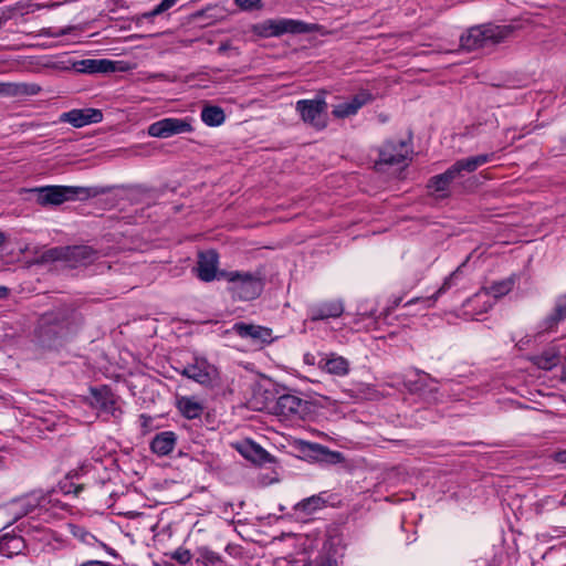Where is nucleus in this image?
<instances>
[{"label": "nucleus", "mask_w": 566, "mask_h": 566, "mask_svg": "<svg viewBox=\"0 0 566 566\" xmlns=\"http://www.w3.org/2000/svg\"><path fill=\"white\" fill-rule=\"evenodd\" d=\"M192 119L189 117L176 118L167 117L149 125L148 134L157 138H168L174 135L190 133L192 128Z\"/></svg>", "instance_id": "nucleus-9"}, {"label": "nucleus", "mask_w": 566, "mask_h": 566, "mask_svg": "<svg viewBox=\"0 0 566 566\" xmlns=\"http://www.w3.org/2000/svg\"><path fill=\"white\" fill-rule=\"evenodd\" d=\"M332 113L337 118H346L355 115L357 109L350 104L349 101H346L336 105Z\"/></svg>", "instance_id": "nucleus-32"}, {"label": "nucleus", "mask_w": 566, "mask_h": 566, "mask_svg": "<svg viewBox=\"0 0 566 566\" xmlns=\"http://www.w3.org/2000/svg\"><path fill=\"white\" fill-rule=\"evenodd\" d=\"M83 71L87 73H109L116 71L115 62L109 60H83Z\"/></svg>", "instance_id": "nucleus-28"}, {"label": "nucleus", "mask_w": 566, "mask_h": 566, "mask_svg": "<svg viewBox=\"0 0 566 566\" xmlns=\"http://www.w3.org/2000/svg\"><path fill=\"white\" fill-rule=\"evenodd\" d=\"M328 566H332V565H328Z\"/></svg>", "instance_id": "nucleus-49"}, {"label": "nucleus", "mask_w": 566, "mask_h": 566, "mask_svg": "<svg viewBox=\"0 0 566 566\" xmlns=\"http://www.w3.org/2000/svg\"><path fill=\"white\" fill-rule=\"evenodd\" d=\"M318 366L331 375L343 377L349 373L350 364L345 357L331 353L319 359Z\"/></svg>", "instance_id": "nucleus-16"}, {"label": "nucleus", "mask_w": 566, "mask_h": 566, "mask_svg": "<svg viewBox=\"0 0 566 566\" xmlns=\"http://www.w3.org/2000/svg\"><path fill=\"white\" fill-rule=\"evenodd\" d=\"M46 503L48 501L44 495L33 493L14 501L11 504V511L14 514V518L18 520L32 513L38 507L45 506Z\"/></svg>", "instance_id": "nucleus-14"}, {"label": "nucleus", "mask_w": 566, "mask_h": 566, "mask_svg": "<svg viewBox=\"0 0 566 566\" xmlns=\"http://www.w3.org/2000/svg\"><path fill=\"white\" fill-rule=\"evenodd\" d=\"M221 276L226 277L230 283V291L232 295L242 301H250L256 298L262 290V280L251 273L243 272H222Z\"/></svg>", "instance_id": "nucleus-2"}, {"label": "nucleus", "mask_w": 566, "mask_h": 566, "mask_svg": "<svg viewBox=\"0 0 566 566\" xmlns=\"http://www.w3.org/2000/svg\"><path fill=\"white\" fill-rule=\"evenodd\" d=\"M344 312V304L339 300L326 301L311 307V318L313 321L336 318Z\"/></svg>", "instance_id": "nucleus-18"}, {"label": "nucleus", "mask_w": 566, "mask_h": 566, "mask_svg": "<svg viewBox=\"0 0 566 566\" xmlns=\"http://www.w3.org/2000/svg\"><path fill=\"white\" fill-rule=\"evenodd\" d=\"M201 119L208 126H219L224 122L226 115L219 106H206L201 112Z\"/></svg>", "instance_id": "nucleus-29"}, {"label": "nucleus", "mask_w": 566, "mask_h": 566, "mask_svg": "<svg viewBox=\"0 0 566 566\" xmlns=\"http://www.w3.org/2000/svg\"><path fill=\"white\" fill-rule=\"evenodd\" d=\"M410 145L405 140L387 142L379 151V163L386 165H398L409 158Z\"/></svg>", "instance_id": "nucleus-10"}, {"label": "nucleus", "mask_w": 566, "mask_h": 566, "mask_svg": "<svg viewBox=\"0 0 566 566\" xmlns=\"http://www.w3.org/2000/svg\"><path fill=\"white\" fill-rule=\"evenodd\" d=\"M80 566H109V564L101 560H87Z\"/></svg>", "instance_id": "nucleus-42"}, {"label": "nucleus", "mask_w": 566, "mask_h": 566, "mask_svg": "<svg viewBox=\"0 0 566 566\" xmlns=\"http://www.w3.org/2000/svg\"><path fill=\"white\" fill-rule=\"evenodd\" d=\"M259 2L260 0H237L238 6L243 9L254 8Z\"/></svg>", "instance_id": "nucleus-41"}, {"label": "nucleus", "mask_w": 566, "mask_h": 566, "mask_svg": "<svg viewBox=\"0 0 566 566\" xmlns=\"http://www.w3.org/2000/svg\"><path fill=\"white\" fill-rule=\"evenodd\" d=\"M566 319V293L556 297L554 308L542 322L544 332H552Z\"/></svg>", "instance_id": "nucleus-20"}, {"label": "nucleus", "mask_w": 566, "mask_h": 566, "mask_svg": "<svg viewBox=\"0 0 566 566\" xmlns=\"http://www.w3.org/2000/svg\"><path fill=\"white\" fill-rule=\"evenodd\" d=\"M172 558L180 564H188L191 560V553L188 549L179 547L172 553Z\"/></svg>", "instance_id": "nucleus-35"}, {"label": "nucleus", "mask_w": 566, "mask_h": 566, "mask_svg": "<svg viewBox=\"0 0 566 566\" xmlns=\"http://www.w3.org/2000/svg\"><path fill=\"white\" fill-rule=\"evenodd\" d=\"M20 83H0V94L6 96H21Z\"/></svg>", "instance_id": "nucleus-34"}, {"label": "nucleus", "mask_w": 566, "mask_h": 566, "mask_svg": "<svg viewBox=\"0 0 566 566\" xmlns=\"http://www.w3.org/2000/svg\"><path fill=\"white\" fill-rule=\"evenodd\" d=\"M180 374L206 387L213 386L219 379L217 367L203 357H195L193 361L186 365Z\"/></svg>", "instance_id": "nucleus-7"}, {"label": "nucleus", "mask_w": 566, "mask_h": 566, "mask_svg": "<svg viewBox=\"0 0 566 566\" xmlns=\"http://www.w3.org/2000/svg\"><path fill=\"white\" fill-rule=\"evenodd\" d=\"M516 276L512 275L507 279H504L499 282H494L489 287H483L481 291L475 293L471 298L468 300V306L473 305L474 303L482 302L483 310L480 312H488L493 306V298H500L512 291L515 284Z\"/></svg>", "instance_id": "nucleus-8"}, {"label": "nucleus", "mask_w": 566, "mask_h": 566, "mask_svg": "<svg viewBox=\"0 0 566 566\" xmlns=\"http://www.w3.org/2000/svg\"><path fill=\"white\" fill-rule=\"evenodd\" d=\"M177 0H163L159 4H157L153 10L145 12L140 15V19L150 20L156 15H159L170 9Z\"/></svg>", "instance_id": "nucleus-31"}, {"label": "nucleus", "mask_w": 566, "mask_h": 566, "mask_svg": "<svg viewBox=\"0 0 566 566\" xmlns=\"http://www.w3.org/2000/svg\"><path fill=\"white\" fill-rule=\"evenodd\" d=\"M303 409V400L293 395H283L279 397L275 403V412L287 419L294 416H301Z\"/></svg>", "instance_id": "nucleus-17"}, {"label": "nucleus", "mask_w": 566, "mask_h": 566, "mask_svg": "<svg viewBox=\"0 0 566 566\" xmlns=\"http://www.w3.org/2000/svg\"><path fill=\"white\" fill-rule=\"evenodd\" d=\"M560 380L563 382H566V363L563 365L562 367V375H560Z\"/></svg>", "instance_id": "nucleus-44"}, {"label": "nucleus", "mask_w": 566, "mask_h": 566, "mask_svg": "<svg viewBox=\"0 0 566 566\" xmlns=\"http://www.w3.org/2000/svg\"><path fill=\"white\" fill-rule=\"evenodd\" d=\"M8 292V289L4 286H0V298L6 296Z\"/></svg>", "instance_id": "nucleus-45"}, {"label": "nucleus", "mask_w": 566, "mask_h": 566, "mask_svg": "<svg viewBox=\"0 0 566 566\" xmlns=\"http://www.w3.org/2000/svg\"><path fill=\"white\" fill-rule=\"evenodd\" d=\"M295 108L304 123L317 129L325 128L327 103L324 97L300 99L296 102Z\"/></svg>", "instance_id": "nucleus-6"}, {"label": "nucleus", "mask_w": 566, "mask_h": 566, "mask_svg": "<svg viewBox=\"0 0 566 566\" xmlns=\"http://www.w3.org/2000/svg\"><path fill=\"white\" fill-rule=\"evenodd\" d=\"M102 118V112L95 108L72 109L63 113L60 117L61 122L69 123L77 128L88 124L99 123Z\"/></svg>", "instance_id": "nucleus-11"}, {"label": "nucleus", "mask_w": 566, "mask_h": 566, "mask_svg": "<svg viewBox=\"0 0 566 566\" xmlns=\"http://www.w3.org/2000/svg\"><path fill=\"white\" fill-rule=\"evenodd\" d=\"M238 451L253 463L262 464L269 460V453L251 440H245L237 447Z\"/></svg>", "instance_id": "nucleus-23"}, {"label": "nucleus", "mask_w": 566, "mask_h": 566, "mask_svg": "<svg viewBox=\"0 0 566 566\" xmlns=\"http://www.w3.org/2000/svg\"><path fill=\"white\" fill-rule=\"evenodd\" d=\"M461 274V266H459L455 271H453L443 282V284L441 285V287L430 297H427V298H421V297H416V298H412L410 300L409 302H407L405 304V306H408L410 304H415V303H418V302H421L423 304H426L427 307H430L432 305V303H434L437 301V298L442 294L444 293L447 290H449L454 281L459 277V275Z\"/></svg>", "instance_id": "nucleus-26"}, {"label": "nucleus", "mask_w": 566, "mask_h": 566, "mask_svg": "<svg viewBox=\"0 0 566 566\" xmlns=\"http://www.w3.org/2000/svg\"><path fill=\"white\" fill-rule=\"evenodd\" d=\"M455 171L453 166H451L444 172L431 177L428 182V188L439 198L448 197L450 185L459 178Z\"/></svg>", "instance_id": "nucleus-15"}, {"label": "nucleus", "mask_w": 566, "mask_h": 566, "mask_svg": "<svg viewBox=\"0 0 566 566\" xmlns=\"http://www.w3.org/2000/svg\"><path fill=\"white\" fill-rule=\"evenodd\" d=\"M218 254L213 250L200 252L197 262V275L203 282H211L217 277Z\"/></svg>", "instance_id": "nucleus-12"}, {"label": "nucleus", "mask_w": 566, "mask_h": 566, "mask_svg": "<svg viewBox=\"0 0 566 566\" xmlns=\"http://www.w3.org/2000/svg\"><path fill=\"white\" fill-rule=\"evenodd\" d=\"M61 490L64 494L73 493L74 495L77 496L82 492L83 485L74 486L72 482L65 481L64 483L61 484Z\"/></svg>", "instance_id": "nucleus-37"}, {"label": "nucleus", "mask_w": 566, "mask_h": 566, "mask_svg": "<svg viewBox=\"0 0 566 566\" xmlns=\"http://www.w3.org/2000/svg\"><path fill=\"white\" fill-rule=\"evenodd\" d=\"M493 154H482L478 156H472L468 158L460 159L455 161L452 166L457 170L459 178L462 176V172H473L480 166L490 163L493 158Z\"/></svg>", "instance_id": "nucleus-22"}, {"label": "nucleus", "mask_w": 566, "mask_h": 566, "mask_svg": "<svg viewBox=\"0 0 566 566\" xmlns=\"http://www.w3.org/2000/svg\"><path fill=\"white\" fill-rule=\"evenodd\" d=\"M202 557L206 562L211 563V564H217L221 560V557L219 556V554H217L212 551H206L202 554Z\"/></svg>", "instance_id": "nucleus-40"}, {"label": "nucleus", "mask_w": 566, "mask_h": 566, "mask_svg": "<svg viewBox=\"0 0 566 566\" xmlns=\"http://www.w3.org/2000/svg\"><path fill=\"white\" fill-rule=\"evenodd\" d=\"M91 406L112 415L116 410L114 395L106 386L91 388Z\"/></svg>", "instance_id": "nucleus-19"}, {"label": "nucleus", "mask_w": 566, "mask_h": 566, "mask_svg": "<svg viewBox=\"0 0 566 566\" xmlns=\"http://www.w3.org/2000/svg\"><path fill=\"white\" fill-rule=\"evenodd\" d=\"M25 544L21 536L3 535L0 538V554L6 557H12L22 553Z\"/></svg>", "instance_id": "nucleus-25"}, {"label": "nucleus", "mask_w": 566, "mask_h": 566, "mask_svg": "<svg viewBox=\"0 0 566 566\" xmlns=\"http://www.w3.org/2000/svg\"><path fill=\"white\" fill-rule=\"evenodd\" d=\"M373 101V95L368 91L358 92L349 102L357 112Z\"/></svg>", "instance_id": "nucleus-33"}, {"label": "nucleus", "mask_w": 566, "mask_h": 566, "mask_svg": "<svg viewBox=\"0 0 566 566\" xmlns=\"http://www.w3.org/2000/svg\"><path fill=\"white\" fill-rule=\"evenodd\" d=\"M464 308H465V314L473 317L475 315H480L483 313V312H480L481 310H483V303L479 302V303H474L471 306H468V301H467L464 303Z\"/></svg>", "instance_id": "nucleus-39"}, {"label": "nucleus", "mask_w": 566, "mask_h": 566, "mask_svg": "<svg viewBox=\"0 0 566 566\" xmlns=\"http://www.w3.org/2000/svg\"><path fill=\"white\" fill-rule=\"evenodd\" d=\"M556 460L562 463H566V450L556 454Z\"/></svg>", "instance_id": "nucleus-43"}, {"label": "nucleus", "mask_w": 566, "mask_h": 566, "mask_svg": "<svg viewBox=\"0 0 566 566\" xmlns=\"http://www.w3.org/2000/svg\"><path fill=\"white\" fill-rule=\"evenodd\" d=\"M311 449L314 451H318L319 453H323V454L324 453L328 454L331 461L334 463L340 462L343 460V455L339 452L328 451L326 448H324L319 444H312Z\"/></svg>", "instance_id": "nucleus-36"}, {"label": "nucleus", "mask_w": 566, "mask_h": 566, "mask_svg": "<svg viewBox=\"0 0 566 566\" xmlns=\"http://www.w3.org/2000/svg\"><path fill=\"white\" fill-rule=\"evenodd\" d=\"M34 197V201L43 207L59 206L75 197L86 193L82 187L46 186L28 190Z\"/></svg>", "instance_id": "nucleus-3"}, {"label": "nucleus", "mask_w": 566, "mask_h": 566, "mask_svg": "<svg viewBox=\"0 0 566 566\" xmlns=\"http://www.w3.org/2000/svg\"><path fill=\"white\" fill-rule=\"evenodd\" d=\"M399 302H400V300H397V301L395 302V305H396V306H397V305H399Z\"/></svg>", "instance_id": "nucleus-47"}, {"label": "nucleus", "mask_w": 566, "mask_h": 566, "mask_svg": "<svg viewBox=\"0 0 566 566\" xmlns=\"http://www.w3.org/2000/svg\"><path fill=\"white\" fill-rule=\"evenodd\" d=\"M325 500L319 495H312L304 499L294 505L295 511H301L307 515L323 509L325 506Z\"/></svg>", "instance_id": "nucleus-30"}, {"label": "nucleus", "mask_w": 566, "mask_h": 566, "mask_svg": "<svg viewBox=\"0 0 566 566\" xmlns=\"http://www.w3.org/2000/svg\"><path fill=\"white\" fill-rule=\"evenodd\" d=\"M6 241V235L4 233L0 232V247Z\"/></svg>", "instance_id": "nucleus-46"}, {"label": "nucleus", "mask_w": 566, "mask_h": 566, "mask_svg": "<svg viewBox=\"0 0 566 566\" xmlns=\"http://www.w3.org/2000/svg\"><path fill=\"white\" fill-rule=\"evenodd\" d=\"M532 361L541 369L549 370L559 361V353L552 347L544 350L541 355L534 356Z\"/></svg>", "instance_id": "nucleus-27"}, {"label": "nucleus", "mask_w": 566, "mask_h": 566, "mask_svg": "<svg viewBox=\"0 0 566 566\" xmlns=\"http://www.w3.org/2000/svg\"><path fill=\"white\" fill-rule=\"evenodd\" d=\"M312 29L303 21L294 19H269L256 25V31L261 36H281L285 33L302 34Z\"/></svg>", "instance_id": "nucleus-5"}, {"label": "nucleus", "mask_w": 566, "mask_h": 566, "mask_svg": "<svg viewBox=\"0 0 566 566\" xmlns=\"http://www.w3.org/2000/svg\"><path fill=\"white\" fill-rule=\"evenodd\" d=\"M46 260H63L71 268L87 266L97 259V252L87 245L54 248L43 255Z\"/></svg>", "instance_id": "nucleus-4"}, {"label": "nucleus", "mask_w": 566, "mask_h": 566, "mask_svg": "<svg viewBox=\"0 0 566 566\" xmlns=\"http://www.w3.org/2000/svg\"><path fill=\"white\" fill-rule=\"evenodd\" d=\"M512 32L509 25L482 24L470 28L460 38L461 48L467 51L489 48L501 43Z\"/></svg>", "instance_id": "nucleus-1"}, {"label": "nucleus", "mask_w": 566, "mask_h": 566, "mask_svg": "<svg viewBox=\"0 0 566 566\" xmlns=\"http://www.w3.org/2000/svg\"><path fill=\"white\" fill-rule=\"evenodd\" d=\"M176 441L177 437L172 431H164L155 436L150 449L160 457L167 455L175 449Z\"/></svg>", "instance_id": "nucleus-21"}, {"label": "nucleus", "mask_w": 566, "mask_h": 566, "mask_svg": "<svg viewBox=\"0 0 566 566\" xmlns=\"http://www.w3.org/2000/svg\"><path fill=\"white\" fill-rule=\"evenodd\" d=\"M3 0H0V2H2Z\"/></svg>", "instance_id": "nucleus-48"}, {"label": "nucleus", "mask_w": 566, "mask_h": 566, "mask_svg": "<svg viewBox=\"0 0 566 566\" xmlns=\"http://www.w3.org/2000/svg\"><path fill=\"white\" fill-rule=\"evenodd\" d=\"M177 408L187 419L199 418L203 412V405L195 397H180L177 400Z\"/></svg>", "instance_id": "nucleus-24"}, {"label": "nucleus", "mask_w": 566, "mask_h": 566, "mask_svg": "<svg viewBox=\"0 0 566 566\" xmlns=\"http://www.w3.org/2000/svg\"><path fill=\"white\" fill-rule=\"evenodd\" d=\"M233 331L242 338H250L258 344L270 343L272 329L259 325L235 323Z\"/></svg>", "instance_id": "nucleus-13"}, {"label": "nucleus", "mask_w": 566, "mask_h": 566, "mask_svg": "<svg viewBox=\"0 0 566 566\" xmlns=\"http://www.w3.org/2000/svg\"><path fill=\"white\" fill-rule=\"evenodd\" d=\"M21 96L22 95H35L41 91V87L36 84L20 83Z\"/></svg>", "instance_id": "nucleus-38"}]
</instances>
